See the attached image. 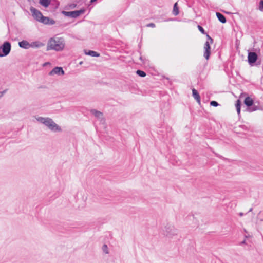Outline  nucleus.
Wrapping results in <instances>:
<instances>
[{
    "label": "nucleus",
    "instance_id": "obj_1",
    "mask_svg": "<svg viewBox=\"0 0 263 263\" xmlns=\"http://www.w3.org/2000/svg\"><path fill=\"white\" fill-rule=\"evenodd\" d=\"M36 120L41 123L44 124L50 130L54 132L61 131V128L53 120L48 117L44 118L42 117H36Z\"/></svg>",
    "mask_w": 263,
    "mask_h": 263
},
{
    "label": "nucleus",
    "instance_id": "obj_2",
    "mask_svg": "<svg viewBox=\"0 0 263 263\" xmlns=\"http://www.w3.org/2000/svg\"><path fill=\"white\" fill-rule=\"evenodd\" d=\"M65 47V43L62 38H51L47 44V50L62 51Z\"/></svg>",
    "mask_w": 263,
    "mask_h": 263
},
{
    "label": "nucleus",
    "instance_id": "obj_3",
    "mask_svg": "<svg viewBox=\"0 0 263 263\" xmlns=\"http://www.w3.org/2000/svg\"><path fill=\"white\" fill-rule=\"evenodd\" d=\"M11 44L9 42H5L2 46H0V57H3L9 54L11 51Z\"/></svg>",
    "mask_w": 263,
    "mask_h": 263
},
{
    "label": "nucleus",
    "instance_id": "obj_4",
    "mask_svg": "<svg viewBox=\"0 0 263 263\" xmlns=\"http://www.w3.org/2000/svg\"><path fill=\"white\" fill-rule=\"evenodd\" d=\"M84 12L85 9H81L79 10H76L73 11H62V13L66 16L70 17L72 18H77L80 15L83 14Z\"/></svg>",
    "mask_w": 263,
    "mask_h": 263
},
{
    "label": "nucleus",
    "instance_id": "obj_5",
    "mask_svg": "<svg viewBox=\"0 0 263 263\" xmlns=\"http://www.w3.org/2000/svg\"><path fill=\"white\" fill-rule=\"evenodd\" d=\"M165 233L167 237H172L177 234L178 230L173 226L167 224L165 227Z\"/></svg>",
    "mask_w": 263,
    "mask_h": 263
},
{
    "label": "nucleus",
    "instance_id": "obj_6",
    "mask_svg": "<svg viewBox=\"0 0 263 263\" xmlns=\"http://www.w3.org/2000/svg\"><path fill=\"white\" fill-rule=\"evenodd\" d=\"M30 11L32 13L33 17L38 22H40L43 17V15L41 12L33 7L30 8Z\"/></svg>",
    "mask_w": 263,
    "mask_h": 263
},
{
    "label": "nucleus",
    "instance_id": "obj_7",
    "mask_svg": "<svg viewBox=\"0 0 263 263\" xmlns=\"http://www.w3.org/2000/svg\"><path fill=\"white\" fill-rule=\"evenodd\" d=\"M258 59L257 54L254 52H248V62L251 66H253Z\"/></svg>",
    "mask_w": 263,
    "mask_h": 263
},
{
    "label": "nucleus",
    "instance_id": "obj_8",
    "mask_svg": "<svg viewBox=\"0 0 263 263\" xmlns=\"http://www.w3.org/2000/svg\"><path fill=\"white\" fill-rule=\"evenodd\" d=\"M204 57L206 60H209L210 55L211 54V47L210 46V43L209 41H206L204 46Z\"/></svg>",
    "mask_w": 263,
    "mask_h": 263
},
{
    "label": "nucleus",
    "instance_id": "obj_9",
    "mask_svg": "<svg viewBox=\"0 0 263 263\" xmlns=\"http://www.w3.org/2000/svg\"><path fill=\"white\" fill-rule=\"evenodd\" d=\"M50 76H53L54 74H58L59 76L64 75V71L61 67H54L49 73Z\"/></svg>",
    "mask_w": 263,
    "mask_h": 263
},
{
    "label": "nucleus",
    "instance_id": "obj_10",
    "mask_svg": "<svg viewBox=\"0 0 263 263\" xmlns=\"http://www.w3.org/2000/svg\"><path fill=\"white\" fill-rule=\"evenodd\" d=\"M90 112L96 118L100 120L101 121H104L103 118V114L100 111H98L96 109H91Z\"/></svg>",
    "mask_w": 263,
    "mask_h": 263
},
{
    "label": "nucleus",
    "instance_id": "obj_11",
    "mask_svg": "<svg viewBox=\"0 0 263 263\" xmlns=\"http://www.w3.org/2000/svg\"><path fill=\"white\" fill-rule=\"evenodd\" d=\"M40 22L42 23L45 25H53L55 23L54 20L50 19L49 17L44 16L42 17V18Z\"/></svg>",
    "mask_w": 263,
    "mask_h": 263
},
{
    "label": "nucleus",
    "instance_id": "obj_12",
    "mask_svg": "<svg viewBox=\"0 0 263 263\" xmlns=\"http://www.w3.org/2000/svg\"><path fill=\"white\" fill-rule=\"evenodd\" d=\"M262 109V107L259 105V104H256V103H253L252 106H251L250 107L247 108V110L249 112H253L258 110Z\"/></svg>",
    "mask_w": 263,
    "mask_h": 263
},
{
    "label": "nucleus",
    "instance_id": "obj_13",
    "mask_svg": "<svg viewBox=\"0 0 263 263\" xmlns=\"http://www.w3.org/2000/svg\"><path fill=\"white\" fill-rule=\"evenodd\" d=\"M18 45L21 48L27 49L30 47V43L25 40H23L18 42Z\"/></svg>",
    "mask_w": 263,
    "mask_h": 263
},
{
    "label": "nucleus",
    "instance_id": "obj_14",
    "mask_svg": "<svg viewBox=\"0 0 263 263\" xmlns=\"http://www.w3.org/2000/svg\"><path fill=\"white\" fill-rule=\"evenodd\" d=\"M244 103L248 107V108H249L251 106H252L253 104L254 103V101L250 97H247L245 99Z\"/></svg>",
    "mask_w": 263,
    "mask_h": 263
},
{
    "label": "nucleus",
    "instance_id": "obj_15",
    "mask_svg": "<svg viewBox=\"0 0 263 263\" xmlns=\"http://www.w3.org/2000/svg\"><path fill=\"white\" fill-rule=\"evenodd\" d=\"M192 95L195 99L197 101L199 104H200V95L195 89H192Z\"/></svg>",
    "mask_w": 263,
    "mask_h": 263
},
{
    "label": "nucleus",
    "instance_id": "obj_16",
    "mask_svg": "<svg viewBox=\"0 0 263 263\" xmlns=\"http://www.w3.org/2000/svg\"><path fill=\"white\" fill-rule=\"evenodd\" d=\"M52 0H39V4L45 8L48 7L51 4Z\"/></svg>",
    "mask_w": 263,
    "mask_h": 263
},
{
    "label": "nucleus",
    "instance_id": "obj_17",
    "mask_svg": "<svg viewBox=\"0 0 263 263\" xmlns=\"http://www.w3.org/2000/svg\"><path fill=\"white\" fill-rule=\"evenodd\" d=\"M216 16L218 20L222 23H225L227 22L226 17L220 12H216Z\"/></svg>",
    "mask_w": 263,
    "mask_h": 263
},
{
    "label": "nucleus",
    "instance_id": "obj_18",
    "mask_svg": "<svg viewBox=\"0 0 263 263\" xmlns=\"http://www.w3.org/2000/svg\"><path fill=\"white\" fill-rule=\"evenodd\" d=\"M84 51L86 54L90 55L91 57H98L100 55L99 53L94 51L88 50V51H87L86 50H84Z\"/></svg>",
    "mask_w": 263,
    "mask_h": 263
},
{
    "label": "nucleus",
    "instance_id": "obj_19",
    "mask_svg": "<svg viewBox=\"0 0 263 263\" xmlns=\"http://www.w3.org/2000/svg\"><path fill=\"white\" fill-rule=\"evenodd\" d=\"M235 106H236L237 114L239 115L240 114V109H241V101L239 100H237L236 101Z\"/></svg>",
    "mask_w": 263,
    "mask_h": 263
},
{
    "label": "nucleus",
    "instance_id": "obj_20",
    "mask_svg": "<svg viewBox=\"0 0 263 263\" xmlns=\"http://www.w3.org/2000/svg\"><path fill=\"white\" fill-rule=\"evenodd\" d=\"M50 5L52 6L53 8L55 9L59 7V2L57 0H52Z\"/></svg>",
    "mask_w": 263,
    "mask_h": 263
},
{
    "label": "nucleus",
    "instance_id": "obj_21",
    "mask_svg": "<svg viewBox=\"0 0 263 263\" xmlns=\"http://www.w3.org/2000/svg\"><path fill=\"white\" fill-rule=\"evenodd\" d=\"M173 14L175 15H177L179 14V9H178V8L177 7V3H175V4L174 5V7H173Z\"/></svg>",
    "mask_w": 263,
    "mask_h": 263
},
{
    "label": "nucleus",
    "instance_id": "obj_22",
    "mask_svg": "<svg viewBox=\"0 0 263 263\" xmlns=\"http://www.w3.org/2000/svg\"><path fill=\"white\" fill-rule=\"evenodd\" d=\"M42 44L39 42H32L31 44H30V47H36V48H38V47H40V46H42Z\"/></svg>",
    "mask_w": 263,
    "mask_h": 263
},
{
    "label": "nucleus",
    "instance_id": "obj_23",
    "mask_svg": "<svg viewBox=\"0 0 263 263\" xmlns=\"http://www.w3.org/2000/svg\"><path fill=\"white\" fill-rule=\"evenodd\" d=\"M136 73L141 77H144L146 75L144 71L141 70H137L136 71Z\"/></svg>",
    "mask_w": 263,
    "mask_h": 263
},
{
    "label": "nucleus",
    "instance_id": "obj_24",
    "mask_svg": "<svg viewBox=\"0 0 263 263\" xmlns=\"http://www.w3.org/2000/svg\"><path fill=\"white\" fill-rule=\"evenodd\" d=\"M258 9L261 12H263V0H260L259 5Z\"/></svg>",
    "mask_w": 263,
    "mask_h": 263
},
{
    "label": "nucleus",
    "instance_id": "obj_25",
    "mask_svg": "<svg viewBox=\"0 0 263 263\" xmlns=\"http://www.w3.org/2000/svg\"><path fill=\"white\" fill-rule=\"evenodd\" d=\"M102 250L106 254H108L109 253V252H108V247H107V245H106V244H104V245H103V246H102Z\"/></svg>",
    "mask_w": 263,
    "mask_h": 263
},
{
    "label": "nucleus",
    "instance_id": "obj_26",
    "mask_svg": "<svg viewBox=\"0 0 263 263\" xmlns=\"http://www.w3.org/2000/svg\"><path fill=\"white\" fill-rule=\"evenodd\" d=\"M198 28L199 30L203 34H206V33L205 32L204 29L200 25H198Z\"/></svg>",
    "mask_w": 263,
    "mask_h": 263
},
{
    "label": "nucleus",
    "instance_id": "obj_27",
    "mask_svg": "<svg viewBox=\"0 0 263 263\" xmlns=\"http://www.w3.org/2000/svg\"><path fill=\"white\" fill-rule=\"evenodd\" d=\"M210 105L214 107H217L219 105V104L215 101H212L210 102Z\"/></svg>",
    "mask_w": 263,
    "mask_h": 263
},
{
    "label": "nucleus",
    "instance_id": "obj_28",
    "mask_svg": "<svg viewBox=\"0 0 263 263\" xmlns=\"http://www.w3.org/2000/svg\"><path fill=\"white\" fill-rule=\"evenodd\" d=\"M7 91V89L3 91H0V99L4 96V93Z\"/></svg>",
    "mask_w": 263,
    "mask_h": 263
},
{
    "label": "nucleus",
    "instance_id": "obj_29",
    "mask_svg": "<svg viewBox=\"0 0 263 263\" xmlns=\"http://www.w3.org/2000/svg\"><path fill=\"white\" fill-rule=\"evenodd\" d=\"M147 27H155V24L154 23H151L148 24L147 25Z\"/></svg>",
    "mask_w": 263,
    "mask_h": 263
},
{
    "label": "nucleus",
    "instance_id": "obj_30",
    "mask_svg": "<svg viewBox=\"0 0 263 263\" xmlns=\"http://www.w3.org/2000/svg\"><path fill=\"white\" fill-rule=\"evenodd\" d=\"M206 37H207L209 40H210V42H211V44H212V43H213V39H212V38H211V37H210V36H209L207 33L206 34Z\"/></svg>",
    "mask_w": 263,
    "mask_h": 263
},
{
    "label": "nucleus",
    "instance_id": "obj_31",
    "mask_svg": "<svg viewBox=\"0 0 263 263\" xmlns=\"http://www.w3.org/2000/svg\"><path fill=\"white\" fill-rule=\"evenodd\" d=\"M216 156L218 157L219 158H222V157L220 155H219V154H215Z\"/></svg>",
    "mask_w": 263,
    "mask_h": 263
},
{
    "label": "nucleus",
    "instance_id": "obj_32",
    "mask_svg": "<svg viewBox=\"0 0 263 263\" xmlns=\"http://www.w3.org/2000/svg\"><path fill=\"white\" fill-rule=\"evenodd\" d=\"M97 1V0H90V3L91 4H92V3H93L94 2H96Z\"/></svg>",
    "mask_w": 263,
    "mask_h": 263
},
{
    "label": "nucleus",
    "instance_id": "obj_33",
    "mask_svg": "<svg viewBox=\"0 0 263 263\" xmlns=\"http://www.w3.org/2000/svg\"><path fill=\"white\" fill-rule=\"evenodd\" d=\"M245 243H246V240H244L243 241H242L240 243V244H241V245L245 244Z\"/></svg>",
    "mask_w": 263,
    "mask_h": 263
},
{
    "label": "nucleus",
    "instance_id": "obj_34",
    "mask_svg": "<svg viewBox=\"0 0 263 263\" xmlns=\"http://www.w3.org/2000/svg\"><path fill=\"white\" fill-rule=\"evenodd\" d=\"M239 215L240 216H242L243 215V213H239Z\"/></svg>",
    "mask_w": 263,
    "mask_h": 263
},
{
    "label": "nucleus",
    "instance_id": "obj_35",
    "mask_svg": "<svg viewBox=\"0 0 263 263\" xmlns=\"http://www.w3.org/2000/svg\"><path fill=\"white\" fill-rule=\"evenodd\" d=\"M252 211V208H251V209L249 210V212H251Z\"/></svg>",
    "mask_w": 263,
    "mask_h": 263
},
{
    "label": "nucleus",
    "instance_id": "obj_36",
    "mask_svg": "<svg viewBox=\"0 0 263 263\" xmlns=\"http://www.w3.org/2000/svg\"><path fill=\"white\" fill-rule=\"evenodd\" d=\"M140 59L141 61L142 60V57H140Z\"/></svg>",
    "mask_w": 263,
    "mask_h": 263
},
{
    "label": "nucleus",
    "instance_id": "obj_37",
    "mask_svg": "<svg viewBox=\"0 0 263 263\" xmlns=\"http://www.w3.org/2000/svg\"><path fill=\"white\" fill-rule=\"evenodd\" d=\"M82 63H83V62H80V63H79V64L81 65V64H82Z\"/></svg>",
    "mask_w": 263,
    "mask_h": 263
}]
</instances>
